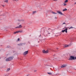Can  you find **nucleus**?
Wrapping results in <instances>:
<instances>
[{
  "label": "nucleus",
  "mask_w": 76,
  "mask_h": 76,
  "mask_svg": "<svg viewBox=\"0 0 76 76\" xmlns=\"http://www.w3.org/2000/svg\"><path fill=\"white\" fill-rule=\"evenodd\" d=\"M13 57H10L6 59V61H11L12 60H13Z\"/></svg>",
  "instance_id": "f257e3e1"
},
{
  "label": "nucleus",
  "mask_w": 76,
  "mask_h": 76,
  "mask_svg": "<svg viewBox=\"0 0 76 76\" xmlns=\"http://www.w3.org/2000/svg\"><path fill=\"white\" fill-rule=\"evenodd\" d=\"M75 60V57L73 56H70V58H69V60Z\"/></svg>",
  "instance_id": "f03ea898"
},
{
  "label": "nucleus",
  "mask_w": 76,
  "mask_h": 76,
  "mask_svg": "<svg viewBox=\"0 0 76 76\" xmlns=\"http://www.w3.org/2000/svg\"><path fill=\"white\" fill-rule=\"evenodd\" d=\"M67 29H68V28H66L65 30H62V32L63 33L64 32H65L66 33H67Z\"/></svg>",
  "instance_id": "7ed1b4c3"
},
{
  "label": "nucleus",
  "mask_w": 76,
  "mask_h": 76,
  "mask_svg": "<svg viewBox=\"0 0 76 76\" xmlns=\"http://www.w3.org/2000/svg\"><path fill=\"white\" fill-rule=\"evenodd\" d=\"M57 13H58L59 14H60V15H63V13L61 12L60 11H57Z\"/></svg>",
  "instance_id": "20e7f679"
},
{
  "label": "nucleus",
  "mask_w": 76,
  "mask_h": 76,
  "mask_svg": "<svg viewBox=\"0 0 76 76\" xmlns=\"http://www.w3.org/2000/svg\"><path fill=\"white\" fill-rule=\"evenodd\" d=\"M42 52L43 53H48V50H47L46 51H45V50H43L42 51Z\"/></svg>",
  "instance_id": "39448f33"
},
{
  "label": "nucleus",
  "mask_w": 76,
  "mask_h": 76,
  "mask_svg": "<svg viewBox=\"0 0 76 76\" xmlns=\"http://www.w3.org/2000/svg\"><path fill=\"white\" fill-rule=\"evenodd\" d=\"M67 65L64 64L61 66V68H64V67H66Z\"/></svg>",
  "instance_id": "423d86ee"
},
{
  "label": "nucleus",
  "mask_w": 76,
  "mask_h": 76,
  "mask_svg": "<svg viewBox=\"0 0 76 76\" xmlns=\"http://www.w3.org/2000/svg\"><path fill=\"white\" fill-rule=\"evenodd\" d=\"M28 53V51H27L24 53V55H26Z\"/></svg>",
  "instance_id": "0eeeda50"
},
{
  "label": "nucleus",
  "mask_w": 76,
  "mask_h": 76,
  "mask_svg": "<svg viewBox=\"0 0 76 76\" xmlns=\"http://www.w3.org/2000/svg\"><path fill=\"white\" fill-rule=\"evenodd\" d=\"M23 43H20L19 44H18V46H22V45H23Z\"/></svg>",
  "instance_id": "6e6552de"
},
{
  "label": "nucleus",
  "mask_w": 76,
  "mask_h": 76,
  "mask_svg": "<svg viewBox=\"0 0 76 76\" xmlns=\"http://www.w3.org/2000/svg\"><path fill=\"white\" fill-rule=\"evenodd\" d=\"M32 13H33L32 14L33 15H35V13H37V11H33Z\"/></svg>",
  "instance_id": "1a4fd4ad"
},
{
  "label": "nucleus",
  "mask_w": 76,
  "mask_h": 76,
  "mask_svg": "<svg viewBox=\"0 0 76 76\" xmlns=\"http://www.w3.org/2000/svg\"><path fill=\"white\" fill-rule=\"evenodd\" d=\"M52 13L53 14H54V15H56V14H57V13H56L54 12H52Z\"/></svg>",
  "instance_id": "9d476101"
},
{
  "label": "nucleus",
  "mask_w": 76,
  "mask_h": 76,
  "mask_svg": "<svg viewBox=\"0 0 76 76\" xmlns=\"http://www.w3.org/2000/svg\"><path fill=\"white\" fill-rule=\"evenodd\" d=\"M18 27H19V28H22V25H20L18 26Z\"/></svg>",
  "instance_id": "9b49d317"
},
{
  "label": "nucleus",
  "mask_w": 76,
  "mask_h": 76,
  "mask_svg": "<svg viewBox=\"0 0 76 76\" xmlns=\"http://www.w3.org/2000/svg\"><path fill=\"white\" fill-rule=\"evenodd\" d=\"M17 33H18V31H17L16 32H14V34H17Z\"/></svg>",
  "instance_id": "f8f14e48"
},
{
  "label": "nucleus",
  "mask_w": 76,
  "mask_h": 76,
  "mask_svg": "<svg viewBox=\"0 0 76 76\" xmlns=\"http://www.w3.org/2000/svg\"><path fill=\"white\" fill-rule=\"evenodd\" d=\"M67 10V9H66V8H65V9L63 10V12H64V11H66Z\"/></svg>",
  "instance_id": "ddd939ff"
},
{
  "label": "nucleus",
  "mask_w": 76,
  "mask_h": 76,
  "mask_svg": "<svg viewBox=\"0 0 76 76\" xmlns=\"http://www.w3.org/2000/svg\"><path fill=\"white\" fill-rule=\"evenodd\" d=\"M10 70V68L8 69H7V72H9V71Z\"/></svg>",
  "instance_id": "4468645a"
},
{
  "label": "nucleus",
  "mask_w": 76,
  "mask_h": 76,
  "mask_svg": "<svg viewBox=\"0 0 76 76\" xmlns=\"http://www.w3.org/2000/svg\"><path fill=\"white\" fill-rule=\"evenodd\" d=\"M18 32L22 33V32H23V31H22V30H21V31H18Z\"/></svg>",
  "instance_id": "2eb2a0df"
},
{
  "label": "nucleus",
  "mask_w": 76,
  "mask_h": 76,
  "mask_svg": "<svg viewBox=\"0 0 76 76\" xmlns=\"http://www.w3.org/2000/svg\"><path fill=\"white\" fill-rule=\"evenodd\" d=\"M25 20L24 19H21V22H23Z\"/></svg>",
  "instance_id": "dca6fc26"
},
{
  "label": "nucleus",
  "mask_w": 76,
  "mask_h": 76,
  "mask_svg": "<svg viewBox=\"0 0 76 76\" xmlns=\"http://www.w3.org/2000/svg\"><path fill=\"white\" fill-rule=\"evenodd\" d=\"M4 1L6 3H7L8 2V0H6L5 1Z\"/></svg>",
  "instance_id": "f3484780"
},
{
  "label": "nucleus",
  "mask_w": 76,
  "mask_h": 76,
  "mask_svg": "<svg viewBox=\"0 0 76 76\" xmlns=\"http://www.w3.org/2000/svg\"><path fill=\"white\" fill-rule=\"evenodd\" d=\"M67 5V4L66 3H64V6H66Z\"/></svg>",
  "instance_id": "a211bd4d"
},
{
  "label": "nucleus",
  "mask_w": 76,
  "mask_h": 76,
  "mask_svg": "<svg viewBox=\"0 0 76 76\" xmlns=\"http://www.w3.org/2000/svg\"><path fill=\"white\" fill-rule=\"evenodd\" d=\"M48 73L49 75H51L52 74V73L51 72H48Z\"/></svg>",
  "instance_id": "6ab92c4d"
},
{
  "label": "nucleus",
  "mask_w": 76,
  "mask_h": 76,
  "mask_svg": "<svg viewBox=\"0 0 76 76\" xmlns=\"http://www.w3.org/2000/svg\"><path fill=\"white\" fill-rule=\"evenodd\" d=\"M67 2H68V0H66V1H64V3H67Z\"/></svg>",
  "instance_id": "aec40b11"
},
{
  "label": "nucleus",
  "mask_w": 76,
  "mask_h": 76,
  "mask_svg": "<svg viewBox=\"0 0 76 76\" xmlns=\"http://www.w3.org/2000/svg\"><path fill=\"white\" fill-rule=\"evenodd\" d=\"M18 20L19 22H21V19H18Z\"/></svg>",
  "instance_id": "412c9836"
},
{
  "label": "nucleus",
  "mask_w": 76,
  "mask_h": 76,
  "mask_svg": "<svg viewBox=\"0 0 76 76\" xmlns=\"http://www.w3.org/2000/svg\"><path fill=\"white\" fill-rule=\"evenodd\" d=\"M73 28H74L73 27L71 26L70 27L69 29H73Z\"/></svg>",
  "instance_id": "4be33fe9"
},
{
  "label": "nucleus",
  "mask_w": 76,
  "mask_h": 76,
  "mask_svg": "<svg viewBox=\"0 0 76 76\" xmlns=\"http://www.w3.org/2000/svg\"><path fill=\"white\" fill-rule=\"evenodd\" d=\"M68 47V45H66L64 46V47Z\"/></svg>",
  "instance_id": "5701e85b"
},
{
  "label": "nucleus",
  "mask_w": 76,
  "mask_h": 76,
  "mask_svg": "<svg viewBox=\"0 0 76 76\" xmlns=\"http://www.w3.org/2000/svg\"><path fill=\"white\" fill-rule=\"evenodd\" d=\"M13 1H19V0H13Z\"/></svg>",
  "instance_id": "b1692460"
},
{
  "label": "nucleus",
  "mask_w": 76,
  "mask_h": 76,
  "mask_svg": "<svg viewBox=\"0 0 76 76\" xmlns=\"http://www.w3.org/2000/svg\"><path fill=\"white\" fill-rule=\"evenodd\" d=\"M20 40V39L19 38H18V41H19Z\"/></svg>",
  "instance_id": "393cba45"
},
{
  "label": "nucleus",
  "mask_w": 76,
  "mask_h": 76,
  "mask_svg": "<svg viewBox=\"0 0 76 76\" xmlns=\"http://www.w3.org/2000/svg\"><path fill=\"white\" fill-rule=\"evenodd\" d=\"M15 28H19L18 26H17Z\"/></svg>",
  "instance_id": "a878e982"
},
{
  "label": "nucleus",
  "mask_w": 76,
  "mask_h": 76,
  "mask_svg": "<svg viewBox=\"0 0 76 76\" xmlns=\"http://www.w3.org/2000/svg\"><path fill=\"white\" fill-rule=\"evenodd\" d=\"M34 72H37V70H34Z\"/></svg>",
  "instance_id": "bb28decb"
},
{
  "label": "nucleus",
  "mask_w": 76,
  "mask_h": 76,
  "mask_svg": "<svg viewBox=\"0 0 76 76\" xmlns=\"http://www.w3.org/2000/svg\"><path fill=\"white\" fill-rule=\"evenodd\" d=\"M64 24H66V23H63V25H64Z\"/></svg>",
  "instance_id": "cd10ccee"
},
{
  "label": "nucleus",
  "mask_w": 76,
  "mask_h": 76,
  "mask_svg": "<svg viewBox=\"0 0 76 76\" xmlns=\"http://www.w3.org/2000/svg\"><path fill=\"white\" fill-rule=\"evenodd\" d=\"M47 33H48V34H50V33H49V32H48Z\"/></svg>",
  "instance_id": "c85d7f7f"
},
{
  "label": "nucleus",
  "mask_w": 76,
  "mask_h": 76,
  "mask_svg": "<svg viewBox=\"0 0 76 76\" xmlns=\"http://www.w3.org/2000/svg\"><path fill=\"white\" fill-rule=\"evenodd\" d=\"M57 17H55V19H57Z\"/></svg>",
  "instance_id": "c756f323"
},
{
  "label": "nucleus",
  "mask_w": 76,
  "mask_h": 76,
  "mask_svg": "<svg viewBox=\"0 0 76 76\" xmlns=\"http://www.w3.org/2000/svg\"><path fill=\"white\" fill-rule=\"evenodd\" d=\"M54 1H57V0H53Z\"/></svg>",
  "instance_id": "7c9ffc66"
},
{
  "label": "nucleus",
  "mask_w": 76,
  "mask_h": 76,
  "mask_svg": "<svg viewBox=\"0 0 76 76\" xmlns=\"http://www.w3.org/2000/svg\"><path fill=\"white\" fill-rule=\"evenodd\" d=\"M76 4V2L75 3V4Z\"/></svg>",
  "instance_id": "2f4dec72"
},
{
  "label": "nucleus",
  "mask_w": 76,
  "mask_h": 76,
  "mask_svg": "<svg viewBox=\"0 0 76 76\" xmlns=\"http://www.w3.org/2000/svg\"><path fill=\"white\" fill-rule=\"evenodd\" d=\"M75 58L76 60V57H75Z\"/></svg>",
  "instance_id": "473e14b6"
},
{
  "label": "nucleus",
  "mask_w": 76,
  "mask_h": 76,
  "mask_svg": "<svg viewBox=\"0 0 76 76\" xmlns=\"http://www.w3.org/2000/svg\"><path fill=\"white\" fill-rule=\"evenodd\" d=\"M2 6H3V7H4V5H2Z\"/></svg>",
  "instance_id": "72a5a7b5"
},
{
  "label": "nucleus",
  "mask_w": 76,
  "mask_h": 76,
  "mask_svg": "<svg viewBox=\"0 0 76 76\" xmlns=\"http://www.w3.org/2000/svg\"><path fill=\"white\" fill-rule=\"evenodd\" d=\"M1 58H0V59Z\"/></svg>",
  "instance_id": "f704fd0d"
},
{
  "label": "nucleus",
  "mask_w": 76,
  "mask_h": 76,
  "mask_svg": "<svg viewBox=\"0 0 76 76\" xmlns=\"http://www.w3.org/2000/svg\"><path fill=\"white\" fill-rule=\"evenodd\" d=\"M40 36H41V35H40Z\"/></svg>",
  "instance_id": "c9c22d12"
}]
</instances>
